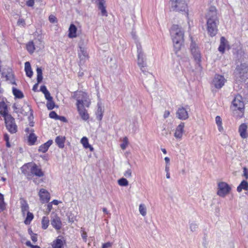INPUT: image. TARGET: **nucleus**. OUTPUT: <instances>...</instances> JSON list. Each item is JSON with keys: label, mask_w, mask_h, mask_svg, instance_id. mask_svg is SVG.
I'll return each instance as SVG.
<instances>
[{"label": "nucleus", "mask_w": 248, "mask_h": 248, "mask_svg": "<svg viewBox=\"0 0 248 248\" xmlns=\"http://www.w3.org/2000/svg\"><path fill=\"white\" fill-rule=\"evenodd\" d=\"M81 236H82V237L83 239L84 240V241L85 242H86L87 237V233L86 232H83L82 233Z\"/></svg>", "instance_id": "nucleus-57"}, {"label": "nucleus", "mask_w": 248, "mask_h": 248, "mask_svg": "<svg viewBox=\"0 0 248 248\" xmlns=\"http://www.w3.org/2000/svg\"><path fill=\"white\" fill-rule=\"evenodd\" d=\"M118 184L123 186H126L128 185V181L124 178H122L118 180Z\"/></svg>", "instance_id": "nucleus-41"}, {"label": "nucleus", "mask_w": 248, "mask_h": 248, "mask_svg": "<svg viewBox=\"0 0 248 248\" xmlns=\"http://www.w3.org/2000/svg\"><path fill=\"white\" fill-rule=\"evenodd\" d=\"M216 123L217 125L218 130L220 132L223 129L222 126V119L219 116H217L216 117Z\"/></svg>", "instance_id": "nucleus-40"}, {"label": "nucleus", "mask_w": 248, "mask_h": 248, "mask_svg": "<svg viewBox=\"0 0 248 248\" xmlns=\"http://www.w3.org/2000/svg\"><path fill=\"white\" fill-rule=\"evenodd\" d=\"M248 126L245 123L242 124L239 127V132L241 137L243 139H246L248 135L247 133Z\"/></svg>", "instance_id": "nucleus-18"}, {"label": "nucleus", "mask_w": 248, "mask_h": 248, "mask_svg": "<svg viewBox=\"0 0 248 248\" xmlns=\"http://www.w3.org/2000/svg\"><path fill=\"white\" fill-rule=\"evenodd\" d=\"M132 175V171L130 169H128L124 173V176L126 177H130Z\"/></svg>", "instance_id": "nucleus-47"}, {"label": "nucleus", "mask_w": 248, "mask_h": 248, "mask_svg": "<svg viewBox=\"0 0 248 248\" xmlns=\"http://www.w3.org/2000/svg\"><path fill=\"white\" fill-rule=\"evenodd\" d=\"M49 220L48 217H44L42 219V228L43 229H46L48 226Z\"/></svg>", "instance_id": "nucleus-36"}, {"label": "nucleus", "mask_w": 248, "mask_h": 248, "mask_svg": "<svg viewBox=\"0 0 248 248\" xmlns=\"http://www.w3.org/2000/svg\"><path fill=\"white\" fill-rule=\"evenodd\" d=\"M68 37L70 38H75L77 36V28L73 24H71L69 28Z\"/></svg>", "instance_id": "nucleus-21"}, {"label": "nucleus", "mask_w": 248, "mask_h": 248, "mask_svg": "<svg viewBox=\"0 0 248 248\" xmlns=\"http://www.w3.org/2000/svg\"><path fill=\"white\" fill-rule=\"evenodd\" d=\"M13 93L14 95H15V97L19 99H21L23 98L24 94L23 93L20 91L19 90L13 87L12 89Z\"/></svg>", "instance_id": "nucleus-32"}, {"label": "nucleus", "mask_w": 248, "mask_h": 248, "mask_svg": "<svg viewBox=\"0 0 248 248\" xmlns=\"http://www.w3.org/2000/svg\"><path fill=\"white\" fill-rule=\"evenodd\" d=\"M226 48H227L228 49H230L229 42L224 37L222 36L220 39V44L218 48V50L221 54H224Z\"/></svg>", "instance_id": "nucleus-13"}, {"label": "nucleus", "mask_w": 248, "mask_h": 248, "mask_svg": "<svg viewBox=\"0 0 248 248\" xmlns=\"http://www.w3.org/2000/svg\"><path fill=\"white\" fill-rule=\"evenodd\" d=\"M38 82L36 84H35L33 86V88H32V90L34 92H36L37 91V88H38Z\"/></svg>", "instance_id": "nucleus-59"}, {"label": "nucleus", "mask_w": 248, "mask_h": 248, "mask_svg": "<svg viewBox=\"0 0 248 248\" xmlns=\"http://www.w3.org/2000/svg\"><path fill=\"white\" fill-rule=\"evenodd\" d=\"M97 106L98 108L96 112V118L99 121H101L103 117L104 110L99 104H98Z\"/></svg>", "instance_id": "nucleus-30"}, {"label": "nucleus", "mask_w": 248, "mask_h": 248, "mask_svg": "<svg viewBox=\"0 0 248 248\" xmlns=\"http://www.w3.org/2000/svg\"><path fill=\"white\" fill-rule=\"evenodd\" d=\"M51 224L56 230H60L62 226V221L60 217L55 215L51 219Z\"/></svg>", "instance_id": "nucleus-14"}, {"label": "nucleus", "mask_w": 248, "mask_h": 248, "mask_svg": "<svg viewBox=\"0 0 248 248\" xmlns=\"http://www.w3.org/2000/svg\"><path fill=\"white\" fill-rule=\"evenodd\" d=\"M31 240L33 242V243H35L37 241V234L34 233L31 235Z\"/></svg>", "instance_id": "nucleus-52"}, {"label": "nucleus", "mask_w": 248, "mask_h": 248, "mask_svg": "<svg viewBox=\"0 0 248 248\" xmlns=\"http://www.w3.org/2000/svg\"><path fill=\"white\" fill-rule=\"evenodd\" d=\"M80 141L85 148H89L91 151H93V148L89 143L88 139L86 137H83Z\"/></svg>", "instance_id": "nucleus-28"}, {"label": "nucleus", "mask_w": 248, "mask_h": 248, "mask_svg": "<svg viewBox=\"0 0 248 248\" xmlns=\"http://www.w3.org/2000/svg\"><path fill=\"white\" fill-rule=\"evenodd\" d=\"M97 5L98 9L101 12V15L103 16H107L108 14L106 9V6H105V0H97Z\"/></svg>", "instance_id": "nucleus-17"}, {"label": "nucleus", "mask_w": 248, "mask_h": 248, "mask_svg": "<svg viewBox=\"0 0 248 248\" xmlns=\"http://www.w3.org/2000/svg\"><path fill=\"white\" fill-rule=\"evenodd\" d=\"M25 21H24V20L23 19H19L18 20V22H17V23L20 25L21 24H23L24 23Z\"/></svg>", "instance_id": "nucleus-60"}, {"label": "nucleus", "mask_w": 248, "mask_h": 248, "mask_svg": "<svg viewBox=\"0 0 248 248\" xmlns=\"http://www.w3.org/2000/svg\"><path fill=\"white\" fill-rule=\"evenodd\" d=\"M39 196L43 203L48 202L50 200L49 193L43 188L40 190Z\"/></svg>", "instance_id": "nucleus-16"}, {"label": "nucleus", "mask_w": 248, "mask_h": 248, "mask_svg": "<svg viewBox=\"0 0 248 248\" xmlns=\"http://www.w3.org/2000/svg\"><path fill=\"white\" fill-rule=\"evenodd\" d=\"M26 245L27 246L30 247H31V248H32V246H33V245H32V244H31V242H30V241H27V242H26Z\"/></svg>", "instance_id": "nucleus-61"}, {"label": "nucleus", "mask_w": 248, "mask_h": 248, "mask_svg": "<svg viewBox=\"0 0 248 248\" xmlns=\"http://www.w3.org/2000/svg\"><path fill=\"white\" fill-rule=\"evenodd\" d=\"M53 140H48L44 144L41 145L38 149L39 152L42 153H46L49 147L52 144Z\"/></svg>", "instance_id": "nucleus-20"}, {"label": "nucleus", "mask_w": 248, "mask_h": 248, "mask_svg": "<svg viewBox=\"0 0 248 248\" xmlns=\"http://www.w3.org/2000/svg\"><path fill=\"white\" fill-rule=\"evenodd\" d=\"M49 116L50 118L55 120H57L59 117V115H58L56 112L54 111H51L49 113Z\"/></svg>", "instance_id": "nucleus-46"}, {"label": "nucleus", "mask_w": 248, "mask_h": 248, "mask_svg": "<svg viewBox=\"0 0 248 248\" xmlns=\"http://www.w3.org/2000/svg\"><path fill=\"white\" fill-rule=\"evenodd\" d=\"M7 112H8L7 105L4 102H1L0 103V113L2 115H4L5 114H6Z\"/></svg>", "instance_id": "nucleus-33"}, {"label": "nucleus", "mask_w": 248, "mask_h": 248, "mask_svg": "<svg viewBox=\"0 0 248 248\" xmlns=\"http://www.w3.org/2000/svg\"><path fill=\"white\" fill-rule=\"evenodd\" d=\"M40 91L44 94L48 92L46 87L45 85L41 86L40 87Z\"/></svg>", "instance_id": "nucleus-51"}, {"label": "nucleus", "mask_w": 248, "mask_h": 248, "mask_svg": "<svg viewBox=\"0 0 248 248\" xmlns=\"http://www.w3.org/2000/svg\"><path fill=\"white\" fill-rule=\"evenodd\" d=\"M128 143V140L127 137H124L123 140V143L121 144V147L123 150L125 149Z\"/></svg>", "instance_id": "nucleus-44"}, {"label": "nucleus", "mask_w": 248, "mask_h": 248, "mask_svg": "<svg viewBox=\"0 0 248 248\" xmlns=\"http://www.w3.org/2000/svg\"><path fill=\"white\" fill-rule=\"evenodd\" d=\"M248 190V182L246 180H243L237 187V191L240 192L242 190Z\"/></svg>", "instance_id": "nucleus-27"}, {"label": "nucleus", "mask_w": 248, "mask_h": 248, "mask_svg": "<svg viewBox=\"0 0 248 248\" xmlns=\"http://www.w3.org/2000/svg\"><path fill=\"white\" fill-rule=\"evenodd\" d=\"M226 81L223 76L216 74L212 81V84L216 89H220L224 85Z\"/></svg>", "instance_id": "nucleus-11"}, {"label": "nucleus", "mask_w": 248, "mask_h": 248, "mask_svg": "<svg viewBox=\"0 0 248 248\" xmlns=\"http://www.w3.org/2000/svg\"><path fill=\"white\" fill-rule=\"evenodd\" d=\"M171 9L176 12L185 13L186 3L185 0H170Z\"/></svg>", "instance_id": "nucleus-8"}, {"label": "nucleus", "mask_w": 248, "mask_h": 248, "mask_svg": "<svg viewBox=\"0 0 248 248\" xmlns=\"http://www.w3.org/2000/svg\"><path fill=\"white\" fill-rule=\"evenodd\" d=\"M37 137L33 132H31L28 137V141L31 145H33L36 141Z\"/></svg>", "instance_id": "nucleus-37"}, {"label": "nucleus", "mask_w": 248, "mask_h": 248, "mask_svg": "<svg viewBox=\"0 0 248 248\" xmlns=\"http://www.w3.org/2000/svg\"><path fill=\"white\" fill-rule=\"evenodd\" d=\"M25 71L27 76L29 78H31L33 75V72L31 70L30 63L29 62H27L25 63Z\"/></svg>", "instance_id": "nucleus-25"}, {"label": "nucleus", "mask_w": 248, "mask_h": 248, "mask_svg": "<svg viewBox=\"0 0 248 248\" xmlns=\"http://www.w3.org/2000/svg\"><path fill=\"white\" fill-rule=\"evenodd\" d=\"M85 107V106H78L77 109L81 118L84 121H87L89 118V115Z\"/></svg>", "instance_id": "nucleus-15"}, {"label": "nucleus", "mask_w": 248, "mask_h": 248, "mask_svg": "<svg viewBox=\"0 0 248 248\" xmlns=\"http://www.w3.org/2000/svg\"><path fill=\"white\" fill-rule=\"evenodd\" d=\"M189 37L190 41L189 45V50L195 61L197 64H199L201 61V54L199 46V43L197 38L189 34Z\"/></svg>", "instance_id": "nucleus-4"}, {"label": "nucleus", "mask_w": 248, "mask_h": 248, "mask_svg": "<svg viewBox=\"0 0 248 248\" xmlns=\"http://www.w3.org/2000/svg\"><path fill=\"white\" fill-rule=\"evenodd\" d=\"M34 4V0H28L26 2L27 5L29 7L33 6Z\"/></svg>", "instance_id": "nucleus-50"}, {"label": "nucleus", "mask_w": 248, "mask_h": 248, "mask_svg": "<svg viewBox=\"0 0 248 248\" xmlns=\"http://www.w3.org/2000/svg\"><path fill=\"white\" fill-rule=\"evenodd\" d=\"M206 28L209 36H215L218 32L219 20L217 15V9L215 6L210 7L206 15Z\"/></svg>", "instance_id": "nucleus-2"}, {"label": "nucleus", "mask_w": 248, "mask_h": 248, "mask_svg": "<svg viewBox=\"0 0 248 248\" xmlns=\"http://www.w3.org/2000/svg\"><path fill=\"white\" fill-rule=\"evenodd\" d=\"M72 98L77 100V107L85 106L87 108L89 107L90 101L86 93L82 91L75 92Z\"/></svg>", "instance_id": "nucleus-7"}, {"label": "nucleus", "mask_w": 248, "mask_h": 248, "mask_svg": "<svg viewBox=\"0 0 248 248\" xmlns=\"http://www.w3.org/2000/svg\"><path fill=\"white\" fill-rule=\"evenodd\" d=\"M136 46L138 53V65L140 68V70L144 74H146V73H148V71L146 70L147 64L145 56L142 51L141 45L140 43L136 42Z\"/></svg>", "instance_id": "nucleus-6"}, {"label": "nucleus", "mask_w": 248, "mask_h": 248, "mask_svg": "<svg viewBox=\"0 0 248 248\" xmlns=\"http://www.w3.org/2000/svg\"><path fill=\"white\" fill-rule=\"evenodd\" d=\"M22 172L26 175L28 179H31L34 175L38 177H42L44 175V173L42 171V170L35 164H34L31 167L30 172L26 173L24 170H22Z\"/></svg>", "instance_id": "nucleus-9"}, {"label": "nucleus", "mask_w": 248, "mask_h": 248, "mask_svg": "<svg viewBox=\"0 0 248 248\" xmlns=\"http://www.w3.org/2000/svg\"><path fill=\"white\" fill-rule=\"evenodd\" d=\"M78 56L80 61L85 60L87 57L88 55L87 51L84 47L79 46V50L78 51Z\"/></svg>", "instance_id": "nucleus-26"}, {"label": "nucleus", "mask_w": 248, "mask_h": 248, "mask_svg": "<svg viewBox=\"0 0 248 248\" xmlns=\"http://www.w3.org/2000/svg\"><path fill=\"white\" fill-rule=\"evenodd\" d=\"M236 82H243L248 78V64L242 63L237 65L234 72Z\"/></svg>", "instance_id": "nucleus-5"}, {"label": "nucleus", "mask_w": 248, "mask_h": 248, "mask_svg": "<svg viewBox=\"0 0 248 248\" xmlns=\"http://www.w3.org/2000/svg\"><path fill=\"white\" fill-rule=\"evenodd\" d=\"M65 140L64 137L58 136L55 139V142L60 148H63L64 146Z\"/></svg>", "instance_id": "nucleus-24"}, {"label": "nucleus", "mask_w": 248, "mask_h": 248, "mask_svg": "<svg viewBox=\"0 0 248 248\" xmlns=\"http://www.w3.org/2000/svg\"><path fill=\"white\" fill-rule=\"evenodd\" d=\"M231 109L237 118H240L243 116L245 106L242 97L240 95L237 94L235 96L232 101Z\"/></svg>", "instance_id": "nucleus-3"}, {"label": "nucleus", "mask_w": 248, "mask_h": 248, "mask_svg": "<svg viewBox=\"0 0 248 248\" xmlns=\"http://www.w3.org/2000/svg\"><path fill=\"white\" fill-rule=\"evenodd\" d=\"M57 120H60L61 121L63 122H66L67 121V119H66V118L65 117L61 116H59Z\"/></svg>", "instance_id": "nucleus-56"}, {"label": "nucleus", "mask_w": 248, "mask_h": 248, "mask_svg": "<svg viewBox=\"0 0 248 248\" xmlns=\"http://www.w3.org/2000/svg\"><path fill=\"white\" fill-rule=\"evenodd\" d=\"M2 116L4 118L6 124L15 121V119L12 116L11 114H9L8 112L6 113V114Z\"/></svg>", "instance_id": "nucleus-38"}, {"label": "nucleus", "mask_w": 248, "mask_h": 248, "mask_svg": "<svg viewBox=\"0 0 248 248\" xmlns=\"http://www.w3.org/2000/svg\"><path fill=\"white\" fill-rule=\"evenodd\" d=\"M37 72V81L38 83H39L42 82L43 79V74H42V69L41 67H37L36 69Z\"/></svg>", "instance_id": "nucleus-34"}, {"label": "nucleus", "mask_w": 248, "mask_h": 248, "mask_svg": "<svg viewBox=\"0 0 248 248\" xmlns=\"http://www.w3.org/2000/svg\"><path fill=\"white\" fill-rule=\"evenodd\" d=\"M243 175L246 179H248V169L246 167L243 168Z\"/></svg>", "instance_id": "nucleus-49"}, {"label": "nucleus", "mask_w": 248, "mask_h": 248, "mask_svg": "<svg viewBox=\"0 0 248 248\" xmlns=\"http://www.w3.org/2000/svg\"><path fill=\"white\" fill-rule=\"evenodd\" d=\"M56 18L53 16H49V20L51 23H54L56 22Z\"/></svg>", "instance_id": "nucleus-54"}, {"label": "nucleus", "mask_w": 248, "mask_h": 248, "mask_svg": "<svg viewBox=\"0 0 248 248\" xmlns=\"http://www.w3.org/2000/svg\"><path fill=\"white\" fill-rule=\"evenodd\" d=\"M170 111H168V110H166L164 112V115H163V117L165 119L167 118V117H169V115H170Z\"/></svg>", "instance_id": "nucleus-58"}, {"label": "nucleus", "mask_w": 248, "mask_h": 248, "mask_svg": "<svg viewBox=\"0 0 248 248\" xmlns=\"http://www.w3.org/2000/svg\"><path fill=\"white\" fill-rule=\"evenodd\" d=\"M33 218V214L30 212H28V213H27L26 218L24 221L25 224L26 225L29 224Z\"/></svg>", "instance_id": "nucleus-39"}, {"label": "nucleus", "mask_w": 248, "mask_h": 248, "mask_svg": "<svg viewBox=\"0 0 248 248\" xmlns=\"http://www.w3.org/2000/svg\"><path fill=\"white\" fill-rule=\"evenodd\" d=\"M21 208L23 215L24 216L25 214L29 211V207L25 200H22L21 201Z\"/></svg>", "instance_id": "nucleus-29"}, {"label": "nucleus", "mask_w": 248, "mask_h": 248, "mask_svg": "<svg viewBox=\"0 0 248 248\" xmlns=\"http://www.w3.org/2000/svg\"><path fill=\"white\" fill-rule=\"evenodd\" d=\"M176 115L179 119L185 120L186 119V109L184 108H179L176 112Z\"/></svg>", "instance_id": "nucleus-23"}, {"label": "nucleus", "mask_w": 248, "mask_h": 248, "mask_svg": "<svg viewBox=\"0 0 248 248\" xmlns=\"http://www.w3.org/2000/svg\"><path fill=\"white\" fill-rule=\"evenodd\" d=\"M231 188L230 186L225 182H219L218 184V190L217 194L220 197H224L231 191Z\"/></svg>", "instance_id": "nucleus-10"}, {"label": "nucleus", "mask_w": 248, "mask_h": 248, "mask_svg": "<svg viewBox=\"0 0 248 248\" xmlns=\"http://www.w3.org/2000/svg\"><path fill=\"white\" fill-rule=\"evenodd\" d=\"M170 33L173 42L175 53L178 57H180L179 63L183 71L184 69L182 68V65L185 66V56L186 52L184 45L185 32L178 25H173L170 30Z\"/></svg>", "instance_id": "nucleus-1"}, {"label": "nucleus", "mask_w": 248, "mask_h": 248, "mask_svg": "<svg viewBox=\"0 0 248 248\" xmlns=\"http://www.w3.org/2000/svg\"><path fill=\"white\" fill-rule=\"evenodd\" d=\"M52 247L53 248H62L63 242L61 239H59V237L53 242Z\"/></svg>", "instance_id": "nucleus-31"}, {"label": "nucleus", "mask_w": 248, "mask_h": 248, "mask_svg": "<svg viewBox=\"0 0 248 248\" xmlns=\"http://www.w3.org/2000/svg\"><path fill=\"white\" fill-rule=\"evenodd\" d=\"M139 211L140 214L143 217L146 215V208L144 204H140L139 205Z\"/></svg>", "instance_id": "nucleus-42"}, {"label": "nucleus", "mask_w": 248, "mask_h": 248, "mask_svg": "<svg viewBox=\"0 0 248 248\" xmlns=\"http://www.w3.org/2000/svg\"><path fill=\"white\" fill-rule=\"evenodd\" d=\"M6 128L11 133H15L17 131V126L15 124V121L6 124Z\"/></svg>", "instance_id": "nucleus-22"}, {"label": "nucleus", "mask_w": 248, "mask_h": 248, "mask_svg": "<svg viewBox=\"0 0 248 248\" xmlns=\"http://www.w3.org/2000/svg\"><path fill=\"white\" fill-rule=\"evenodd\" d=\"M76 219L75 217L74 216H68V221L71 223H73L74 222Z\"/></svg>", "instance_id": "nucleus-55"}, {"label": "nucleus", "mask_w": 248, "mask_h": 248, "mask_svg": "<svg viewBox=\"0 0 248 248\" xmlns=\"http://www.w3.org/2000/svg\"><path fill=\"white\" fill-rule=\"evenodd\" d=\"M4 140L6 141H9V136L8 135L6 134L4 135Z\"/></svg>", "instance_id": "nucleus-63"}, {"label": "nucleus", "mask_w": 248, "mask_h": 248, "mask_svg": "<svg viewBox=\"0 0 248 248\" xmlns=\"http://www.w3.org/2000/svg\"><path fill=\"white\" fill-rule=\"evenodd\" d=\"M44 95H45V98L48 101V100H52L53 98L50 95V93H49V92L48 91L46 93H44Z\"/></svg>", "instance_id": "nucleus-48"}, {"label": "nucleus", "mask_w": 248, "mask_h": 248, "mask_svg": "<svg viewBox=\"0 0 248 248\" xmlns=\"http://www.w3.org/2000/svg\"><path fill=\"white\" fill-rule=\"evenodd\" d=\"M6 208V203L4 201L3 195L0 193V213L3 212Z\"/></svg>", "instance_id": "nucleus-35"}, {"label": "nucleus", "mask_w": 248, "mask_h": 248, "mask_svg": "<svg viewBox=\"0 0 248 248\" xmlns=\"http://www.w3.org/2000/svg\"><path fill=\"white\" fill-rule=\"evenodd\" d=\"M36 47H39V49L44 47V44L42 41L39 39L35 40L34 42H29L26 45L27 49L31 54L33 53Z\"/></svg>", "instance_id": "nucleus-12"}, {"label": "nucleus", "mask_w": 248, "mask_h": 248, "mask_svg": "<svg viewBox=\"0 0 248 248\" xmlns=\"http://www.w3.org/2000/svg\"><path fill=\"white\" fill-rule=\"evenodd\" d=\"M46 107L48 110H52L54 108L55 104L53 99L47 101Z\"/></svg>", "instance_id": "nucleus-43"}, {"label": "nucleus", "mask_w": 248, "mask_h": 248, "mask_svg": "<svg viewBox=\"0 0 248 248\" xmlns=\"http://www.w3.org/2000/svg\"><path fill=\"white\" fill-rule=\"evenodd\" d=\"M184 127V123H181L178 125L174 133V137L176 138H181L182 137Z\"/></svg>", "instance_id": "nucleus-19"}, {"label": "nucleus", "mask_w": 248, "mask_h": 248, "mask_svg": "<svg viewBox=\"0 0 248 248\" xmlns=\"http://www.w3.org/2000/svg\"><path fill=\"white\" fill-rule=\"evenodd\" d=\"M198 227V225L195 222H192L190 223V229L191 232H194L197 231Z\"/></svg>", "instance_id": "nucleus-45"}, {"label": "nucleus", "mask_w": 248, "mask_h": 248, "mask_svg": "<svg viewBox=\"0 0 248 248\" xmlns=\"http://www.w3.org/2000/svg\"><path fill=\"white\" fill-rule=\"evenodd\" d=\"M165 161L166 163V164L170 165V158L168 157H165Z\"/></svg>", "instance_id": "nucleus-62"}, {"label": "nucleus", "mask_w": 248, "mask_h": 248, "mask_svg": "<svg viewBox=\"0 0 248 248\" xmlns=\"http://www.w3.org/2000/svg\"><path fill=\"white\" fill-rule=\"evenodd\" d=\"M170 170V165L166 164L165 166V171L166 172H169Z\"/></svg>", "instance_id": "nucleus-64"}, {"label": "nucleus", "mask_w": 248, "mask_h": 248, "mask_svg": "<svg viewBox=\"0 0 248 248\" xmlns=\"http://www.w3.org/2000/svg\"><path fill=\"white\" fill-rule=\"evenodd\" d=\"M112 244L109 242H107L105 244H103L102 247H104L105 248H111L112 247Z\"/></svg>", "instance_id": "nucleus-53"}]
</instances>
